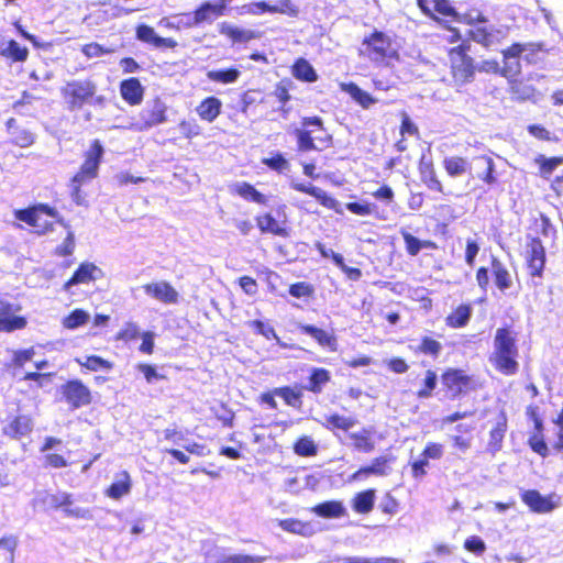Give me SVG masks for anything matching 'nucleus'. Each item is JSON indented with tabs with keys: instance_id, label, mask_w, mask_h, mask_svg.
Returning <instances> with one entry per match:
<instances>
[{
	"instance_id": "nucleus-1",
	"label": "nucleus",
	"mask_w": 563,
	"mask_h": 563,
	"mask_svg": "<svg viewBox=\"0 0 563 563\" xmlns=\"http://www.w3.org/2000/svg\"><path fill=\"white\" fill-rule=\"evenodd\" d=\"M488 362L504 376H514L519 372L518 331L512 324H503L496 329Z\"/></svg>"
},
{
	"instance_id": "nucleus-2",
	"label": "nucleus",
	"mask_w": 563,
	"mask_h": 563,
	"mask_svg": "<svg viewBox=\"0 0 563 563\" xmlns=\"http://www.w3.org/2000/svg\"><path fill=\"white\" fill-rule=\"evenodd\" d=\"M292 134L296 137L297 151L301 153L329 148L333 145V136L319 115L302 117L300 126L295 129Z\"/></svg>"
},
{
	"instance_id": "nucleus-3",
	"label": "nucleus",
	"mask_w": 563,
	"mask_h": 563,
	"mask_svg": "<svg viewBox=\"0 0 563 563\" xmlns=\"http://www.w3.org/2000/svg\"><path fill=\"white\" fill-rule=\"evenodd\" d=\"M358 55L372 62L377 67H388L399 59V54L388 34L374 30L362 40Z\"/></svg>"
},
{
	"instance_id": "nucleus-4",
	"label": "nucleus",
	"mask_w": 563,
	"mask_h": 563,
	"mask_svg": "<svg viewBox=\"0 0 563 563\" xmlns=\"http://www.w3.org/2000/svg\"><path fill=\"white\" fill-rule=\"evenodd\" d=\"M103 154L104 148L101 141L98 139L91 141L89 148L84 153L79 170L70 179V195L76 203H81L82 200L81 186L98 176Z\"/></svg>"
},
{
	"instance_id": "nucleus-5",
	"label": "nucleus",
	"mask_w": 563,
	"mask_h": 563,
	"mask_svg": "<svg viewBox=\"0 0 563 563\" xmlns=\"http://www.w3.org/2000/svg\"><path fill=\"white\" fill-rule=\"evenodd\" d=\"M14 218L32 227L38 235L52 232L55 222L68 228V224L59 217L58 211L47 203H36L24 209H18L14 211Z\"/></svg>"
},
{
	"instance_id": "nucleus-6",
	"label": "nucleus",
	"mask_w": 563,
	"mask_h": 563,
	"mask_svg": "<svg viewBox=\"0 0 563 563\" xmlns=\"http://www.w3.org/2000/svg\"><path fill=\"white\" fill-rule=\"evenodd\" d=\"M544 52L541 43H512L501 51L503 55V77H511L521 71L520 57L528 64H537L541 60L540 54Z\"/></svg>"
},
{
	"instance_id": "nucleus-7",
	"label": "nucleus",
	"mask_w": 563,
	"mask_h": 563,
	"mask_svg": "<svg viewBox=\"0 0 563 563\" xmlns=\"http://www.w3.org/2000/svg\"><path fill=\"white\" fill-rule=\"evenodd\" d=\"M441 390L445 399L455 400L476 391L481 384L464 369L448 367L440 375Z\"/></svg>"
},
{
	"instance_id": "nucleus-8",
	"label": "nucleus",
	"mask_w": 563,
	"mask_h": 563,
	"mask_svg": "<svg viewBox=\"0 0 563 563\" xmlns=\"http://www.w3.org/2000/svg\"><path fill=\"white\" fill-rule=\"evenodd\" d=\"M471 44L462 41L459 45L448 51L450 73L455 84L465 85L473 81L476 74V65L470 56Z\"/></svg>"
},
{
	"instance_id": "nucleus-9",
	"label": "nucleus",
	"mask_w": 563,
	"mask_h": 563,
	"mask_svg": "<svg viewBox=\"0 0 563 563\" xmlns=\"http://www.w3.org/2000/svg\"><path fill=\"white\" fill-rule=\"evenodd\" d=\"M97 92V86L91 79L69 80L60 89V95L69 110H79L91 103Z\"/></svg>"
},
{
	"instance_id": "nucleus-10",
	"label": "nucleus",
	"mask_w": 563,
	"mask_h": 563,
	"mask_svg": "<svg viewBox=\"0 0 563 563\" xmlns=\"http://www.w3.org/2000/svg\"><path fill=\"white\" fill-rule=\"evenodd\" d=\"M59 391L71 410L88 407L93 401L91 389L79 378L67 379L60 385Z\"/></svg>"
},
{
	"instance_id": "nucleus-11",
	"label": "nucleus",
	"mask_w": 563,
	"mask_h": 563,
	"mask_svg": "<svg viewBox=\"0 0 563 563\" xmlns=\"http://www.w3.org/2000/svg\"><path fill=\"white\" fill-rule=\"evenodd\" d=\"M512 77H506L508 79V93L512 100L517 102H536L542 96V92L533 82V76L530 75L525 78Z\"/></svg>"
},
{
	"instance_id": "nucleus-12",
	"label": "nucleus",
	"mask_w": 563,
	"mask_h": 563,
	"mask_svg": "<svg viewBox=\"0 0 563 563\" xmlns=\"http://www.w3.org/2000/svg\"><path fill=\"white\" fill-rule=\"evenodd\" d=\"M421 12L430 19L441 21H459L460 15L449 0H416Z\"/></svg>"
},
{
	"instance_id": "nucleus-13",
	"label": "nucleus",
	"mask_w": 563,
	"mask_h": 563,
	"mask_svg": "<svg viewBox=\"0 0 563 563\" xmlns=\"http://www.w3.org/2000/svg\"><path fill=\"white\" fill-rule=\"evenodd\" d=\"M547 255L542 241L532 236L527 243L526 265L531 277H542L545 267Z\"/></svg>"
},
{
	"instance_id": "nucleus-14",
	"label": "nucleus",
	"mask_w": 563,
	"mask_h": 563,
	"mask_svg": "<svg viewBox=\"0 0 563 563\" xmlns=\"http://www.w3.org/2000/svg\"><path fill=\"white\" fill-rule=\"evenodd\" d=\"M20 310V305L0 299V332H13L26 327L25 317L15 314Z\"/></svg>"
},
{
	"instance_id": "nucleus-15",
	"label": "nucleus",
	"mask_w": 563,
	"mask_h": 563,
	"mask_svg": "<svg viewBox=\"0 0 563 563\" xmlns=\"http://www.w3.org/2000/svg\"><path fill=\"white\" fill-rule=\"evenodd\" d=\"M393 456L379 455L371 461V464L358 467L349 477L350 482H362L371 476H386L390 471Z\"/></svg>"
},
{
	"instance_id": "nucleus-16",
	"label": "nucleus",
	"mask_w": 563,
	"mask_h": 563,
	"mask_svg": "<svg viewBox=\"0 0 563 563\" xmlns=\"http://www.w3.org/2000/svg\"><path fill=\"white\" fill-rule=\"evenodd\" d=\"M233 0H217L216 3L202 2L192 12L191 25L199 26L203 23H212L217 18L228 11V4Z\"/></svg>"
},
{
	"instance_id": "nucleus-17",
	"label": "nucleus",
	"mask_w": 563,
	"mask_h": 563,
	"mask_svg": "<svg viewBox=\"0 0 563 563\" xmlns=\"http://www.w3.org/2000/svg\"><path fill=\"white\" fill-rule=\"evenodd\" d=\"M242 12L251 15H260L263 13H284L290 16H295L298 13V9L294 5L291 0H279V4L271 5L266 1H256L244 4Z\"/></svg>"
},
{
	"instance_id": "nucleus-18",
	"label": "nucleus",
	"mask_w": 563,
	"mask_h": 563,
	"mask_svg": "<svg viewBox=\"0 0 563 563\" xmlns=\"http://www.w3.org/2000/svg\"><path fill=\"white\" fill-rule=\"evenodd\" d=\"M167 107L159 100L155 99L153 103L140 112L141 123L140 130H147L155 125L167 121Z\"/></svg>"
},
{
	"instance_id": "nucleus-19",
	"label": "nucleus",
	"mask_w": 563,
	"mask_h": 563,
	"mask_svg": "<svg viewBox=\"0 0 563 563\" xmlns=\"http://www.w3.org/2000/svg\"><path fill=\"white\" fill-rule=\"evenodd\" d=\"M143 289L147 296L167 305L177 303L179 298L177 290L165 280L145 284Z\"/></svg>"
},
{
	"instance_id": "nucleus-20",
	"label": "nucleus",
	"mask_w": 563,
	"mask_h": 563,
	"mask_svg": "<svg viewBox=\"0 0 563 563\" xmlns=\"http://www.w3.org/2000/svg\"><path fill=\"white\" fill-rule=\"evenodd\" d=\"M298 329L301 333L311 336L319 346L330 352L338 351V338L333 332H329L313 324H299Z\"/></svg>"
},
{
	"instance_id": "nucleus-21",
	"label": "nucleus",
	"mask_w": 563,
	"mask_h": 563,
	"mask_svg": "<svg viewBox=\"0 0 563 563\" xmlns=\"http://www.w3.org/2000/svg\"><path fill=\"white\" fill-rule=\"evenodd\" d=\"M508 430V417L505 411H499L494 426L489 430L487 451L496 454L503 448L504 439Z\"/></svg>"
},
{
	"instance_id": "nucleus-22",
	"label": "nucleus",
	"mask_w": 563,
	"mask_h": 563,
	"mask_svg": "<svg viewBox=\"0 0 563 563\" xmlns=\"http://www.w3.org/2000/svg\"><path fill=\"white\" fill-rule=\"evenodd\" d=\"M256 227L262 234H272L280 238H288L290 229L285 221L279 222L271 212H264L255 217Z\"/></svg>"
},
{
	"instance_id": "nucleus-23",
	"label": "nucleus",
	"mask_w": 563,
	"mask_h": 563,
	"mask_svg": "<svg viewBox=\"0 0 563 563\" xmlns=\"http://www.w3.org/2000/svg\"><path fill=\"white\" fill-rule=\"evenodd\" d=\"M135 34L139 41L150 44L155 48L174 49L177 46V42L174 38L157 35L154 27L147 24H139L135 29Z\"/></svg>"
},
{
	"instance_id": "nucleus-24",
	"label": "nucleus",
	"mask_w": 563,
	"mask_h": 563,
	"mask_svg": "<svg viewBox=\"0 0 563 563\" xmlns=\"http://www.w3.org/2000/svg\"><path fill=\"white\" fill-rule=\"evenodd\" d=\"M119 90L121 98L129 106H139L144 99L145 89L136 77H130L120 81Z\"/></svg>"
},
{
	"instance_id": "nucleus-25",
	"label": "nucleus",
	"mask_w": 563,
	"mask_h": 563,
	"mask_svg": "<svg viewBox=\"0 0 563 563\" xmlns=\"http://www.w3.org/2000/svg\"><path fill=\"white\" fill-rule=\"evenodd\" d=\"M522 503L537 514H547L555 508L551 496H542L537 489H528L520 494Z\"/></svg>"
},
{
	"instance_id": "nucleus-26",
	"label": "nucleus",
	"mask_w": 563,
	"mask_h": 563,
	"mask_svg": "<svg viewBox=\"0 0 563 563\" xmlns=\"http://www.w3.org/2000/svg\"><path fill=\"white\" fill-rule=\"evenodd\" d=\"M420 179L423 185L431 191L445 195L444 186L439 179L434 164L432 161H421L418 166Z\"/></svg>"
},
{
	"instance_id": "nucleus-27",
	"label": "nucleus",
	"mask_w": 563,
	"mask_h": 563,
	"mask_svg": "<svg viewBox=\"0 0 563 563\" xmlns=\"http://www.w3.org/2000/svg\"><path fill=\"white\" fill-rule=\"evenodd\" d=\"M230 191L232 195L239 196L249 202L260 206H266L268 203V198L247 181L233 184Z\"/></svg>"
},
{
	"instance_id": "nucleus-28",
	"label": "nucleus",
	"mask_w": 563,
	"mask_h": 563,
	"mask_svg": "<svg viewBox=\"0 0 563 563\" xmlns=\"http://www.w3.org/2000/svg\"><path fill=\"white\" fill-rule=\"evenodd\" d=\"M222 111V101L216 96L203 98L196 107V112L200 120L208 123L213 122Z\"/></svg>"
},
{
	"instance_id": "nucleus-29",
	"label": "nucleus",
	"mask_w": 563,
	"mask_h": 563,
	"mask_svg": "<svg viewBox=\"0 0 563 563\" xmlns=\"http://www.w3.org/2000/svg\"><path fill=\"white\" fill-rule=\"evenodd\" d=\"M292 188L298 192L313 197L321 206L328 209L335 210L338 207V201L332 196L311 184L298 183L294 184Z\"/></svg>"
},
{
	"instance_id": "nucleus-30",
	"label": "nucleus",
	"mask_w": 563,
	"mask_h": 563,
	"mask_svg": "<svg viewBox=\"0 0 563 563\" xmlns=\"http://www.w3.org/2000/svg\"><path fill=\"white\" fill-rule=\"evenodd\" d=\"M97 272H99V268L93 263H81L71 277L64 284V289L68 290L74 285L89 284L93 282L96 279Z\"/></svg>"
},
{
	"instance_id": "nucleus-31",
	"label": "nucleus",
	"mask_w": 563,
	"mask_h": 563,
	"mask_svg": "<svg viewBox=\"0 0 563 563\" xmlns=\"http://www.w3.org/2000/svg\"><path fill=\"white\" fill-rule=\"evenodd\" d=\"M340 89L346 92L363 109H368L377 102L375 97L353 81L341 82Z\"/></svg>"
},
{
	"instance_id": "nucleus-32",
	"label": "nucleus",
	"mask_w": 563,
	"mask_h": 563,
	"mask_svg": "<svg viewBox=\"0 0 563 563\" xmlns=\"http://www.w3.org/2000/svg\"><path fill=\"white\" fill-rule=\"evenodd\" d=\"M490 271L494 283L500 291H505L512 286L510 272L506 265L496 256H493L490 260Z\"/></svg>"
},
{
	"instance_id": "nucleus-33",
	"label": "nucleus",
	"mask_w": 563,
	"mask_h": 563,
	"mask_svg": "<svg viewBox=\"0 0 563 563\" xmlns=\"http://www.w3.org/2000/svg\"><path fill=\"white\" fill-rule=\"evenodd\" d=\"M290 70L291 75L302 82H316L319 78L313 66L303 57L296 58Z\"/></svg>"
},
{
	"instance_id": "nucleus-34",
	"label": "nucleus",
	"mask_w": 563,
	"mask_h": 563,
	"mask_svg": "<svg viewBox=\"0 0 563 563\" xmlns=\"http://www.w3.org/2000/svg\"><path fill=\"white\" fill-rule=\"evenodd\" d=\"M312 511L327 519L341 518L346 515V509L341 500H327L316 505Z\"/></svg>"
},
{
	"instance_id": "nucleus-35",
	"label": "nucleus",
	"mask_w": 563,
	"mask_h": 563,
	"mask_svg": "<svg viewBox=\"0 0 563 563\" xmlns=\"http://www.w3.org/2000/svg\"><path fill=\"white\" fill-rule=\"evenodd\" d=\"M442 166L448 176L455 178L471 172V165L466 157L448 156L442 161Z\"/></svg>"
},
{
	"instance_id": "nucleus-36",
	"label": "nucleus",
	"mask_w": 563,
	"mask_h": 563,
	"mask_svg": "<svg viewBox=\"0 0 563 563\" xmlns=\"http://www.w3.org/2000/svg\"><path fill=\"white\" fill-rule=\"evenodd\" d=\"M472 316V307L468 303H462L450 312L445 318V324L452 329L465 327Z\"/></svg>"
},
{
	"instance_id": "nucleus-37",
	"label": "nucleus",
	"mask_w": 563,
	"mask_h": 563,
	"mask_svg": "<svg viewBox=\"0 0 563 563\" xmlns=\"http://www.w3.org/2000/svg\"><path fill=\"white\" fill-rule=\"evenodd\" d=\"M220 33L227 36L233 43H246L261 36L258 32L252 30H244L228 24L221 25Z\"/></svg>"
},
{
	"instance_id": "nucleus-38",
	"label": "nucleus",
	"mask_w": 563,
	"mask_h": 563,
	"mask_svg": "<svg viewBox=\"0 0 563 563\" xmlns=\"http://www.w3.org/2000/svg\"><path fill=\"white\" fill-rule=\"evenodd\" d=\"M118 479L114 481L106 490V495L112 499H120L131 490L132 482L130 474L122 471L117 475Z\"/></svg>"
},
{
	"instance_id": "nucleus-39",
	"label": "nucleus",
	"mask_w": 563,
	"mask_h": 563,
	"mask_svg": "<svg viewBox=\"0 0 563 563\" xmlns=\"http://www.w3.org/2000/svg\"><path fill=\"white\" fill-rule=\"evenodd\" d=\"M331 380V374L327 368L314 367L310 371L308 376V385L305 387L313 394H320L324 385Z\"/></svg>"
},
{
	"instance_id": "nucleus-40",
	"label": "nucleus",
	"mask_w": 563,
	"mask_h": 563,
	"mask_svg": "<svg viewBox=\"0 0 563 563\" xmlns=\"http://www.w3.org/2000/svg\"><path fill=\"white\" fill-rule=\"evenodd\" d=\"M32 430L31 419L25 416H15L3 428V433L12 439L25 435Z\"/></svg>"
},
{
	"instance_id": "nucleus-41",
	"label": "nucleus",
	"mask_w": 563,
	"mask_h": 563,
	"mask_svg": "<svg viewBox=\"0 0 563 563\" xmlns=\"http://www.w3.org/2000/svg\"><path fill=\"white\" fill-rule=\"evenodd\" d=\"M354 450L363 453H371L375 449V441L369 429L363 428L357 432L350 433Z\"/></svg>"
},
{
	"instance_id": "nucleus-42",
	"label": "nucleus",
	"mask_w": 563,
	"mask_h": 563,
	"mask_svg": "<svg viewBox=\"0 0 563 563\" xmlns=\"http://www.w3.org/2000/svg\"><path fill=\"white\" fill-rule=\"evenodd\" d=\"M375 503V489L368 488L354 495L352 508L357 514H368L373 510Z\"/></svg>"
},
{
	"instance_id": "nucleus-43",
	"label": "nucleus",
	"mask_w": 563,
	"mask_h": 563,
	"mask_svg": "<svg viewBox=\"0 0 563 563\" xmlns=\"http://www.w3.org/2000/svg\"><path fill=\"white\" fill-rule=\"evenodd\" d=\"M15 123L16 121L13 118H10L5 122L7 129L11 131L12 134V143L20 147L31 146L35 141L34 134L29 130L16 128Z\"/></svg>"
},
{
	"instance_id": "nucleus-44",
	"label": "nucleus",
	"mask_w": 563,
	"mask_h": 563,
	"mask_svg": "<svg viewBox=\"0 0 563 563\" xmlns=\"http://www.w3.org/2000/svg\"><path fill=\"white\" fill-rule=\"evenodd\" d=\"M476 162H479L484 166V172L477 175V178L488 186L497 184L496 164L494 158L488 154L478 155L475 157Z\"/></svg>"
},
{
	"instance_id": "nucleus-45",
	"label": "nucleus",
	"mask_w": 563,
	"mask_h": 563,
	"mask_svg": "<svg viewBox=\"0 0 563 563\" xmlns=\"http://www.w3.org/2000/svg\"><path fill=\"white\" fill-rule=\"evenodd\" d=\"M0 56L12 63H23L29 57V48L20 45L15 40H10L7 46L0 49Z\"/></svg>"
},
{
	"instance_id": "nucleus-46",
	"label": "nucleus",
	"mask_w": 563,
	"mask_h": 563,
	"mask_svg": "<svg viewBox=\"0 0 563 563\" xmlns=\"http://www.w3.org/2000/svg\"><path fill=\"white\" fill-rule=\"evenodd\" d=\"M241 77V71L236 67H229L223 69H212L207 73V78L217 84L230 85L234 84Z\"/></svg>"
},
{
	"instance_id": "nucleus-47",
	"label": "nucleus",
	"mask_w": 563,
	"mask_h": 563,
	"mask_svg": "<svg viewBox=\"0 0 563 563\" xmlns=\"http://www.w3.org/2000/svg\"><path fill=\"white\" fill-rule=\"evenodd\" d=\"M49 509H63L68 516H75L76 512L69 507L73 505V497L68 493L51 494L44 500Z\"/></svg>"
},
{
	"instance_id": "nucleus-48",
	"label": "nucleus",
	"mask_w": 563,
	"mask_h": 563,
	"mask_svg": "<svg viewBox=\"0 0 563 563\" xmlns=\"http://www.w3.org/2000/svg\"><path fill=\"white\" fill-rule=\"evenodd\" d=\"M278 526L287 532L310 536L313 531L312 526L309 521H302L297 518H286L278 521Z\"/></svg>"
},
{
	"instance_id": "nucleus-49",
	"label": "nucleus",
	"mask_w": 563,
	"mask_h": 563,
	"mask_svg": "<svg viewBox=\"0 0 563 563\" xmlns=\"http://www.w3.org/2000/svg\"><path fill=\"white\" fill-rule=\"evenodd\" d=\"M275 394H277V396H279L284 400V402L289 407L300 408L302 405V387H276Z\"/></svg>"
},
{
	"instance_id": "nucleus-50",
	"label": "nucleus",
	"mask_w": 563,
	"mask_h": 563,
	"mask_svg": "<svg viewBox=\"0 0 563 563\" xmlns=\"http://www.w3.org/2000/svg\"><path fill=\"white\" fill-rule=\"evenodd\" d=\"M356 424V420L351 417H345L339 413H331L325 417V421L323 423L324 428L331 432H335L336 430L349 431Z\"/></svg>"
},
{
	"instance_id": "nucleus-51",
	"label": "nucleus",
	"mask_w": 563,
	"mask_h": 563,
	"mask_svg": "<svg viewBox=\"0 0 563 563\" xmlns=\"http://www.w3.org/2000/svg\"><path fill=\"white\" fill-rule=\"evenodd\" d=\"M76 363L87 371L98 372V371H111L113 368V363L108 361L99 355H88L85 360L76 358Z\"/></svg>"
},
{
	"instance_id": "nucleus-52",
	"label": "nucleus",
	"mask_w": 563,
	"mask_h": 563,
	"mask_svg": "<svg viewBox=\"0 0 563 563\" xmlns=\"http://www.w3.org/2000/svg\"><path fill=\"white\" fill-rule=\"evenodd\" d=\"M534 162L539 166L540 176L549 179L554 169L563 164V156L545 157L544 155H538Z\"/></svg>"
},
{
	"instance_id": "nucleus-53",
	"label": "nucleus",
	"mask_w": 563,
	"mask_h": 563,
	"mask_svg": "<svg viewBox=\"0 0 563 563\" xmlns=\"http://www.w3.org/2000/svg\"><path fill=\"white\" fill-rule=\"evenodd\" d=\"M413 351L417 354L428 355L435 360L442 351V344L438 340L424 335L420 339L419 345Z\"/></svg>"
},
{
	"instance_id": "nucleus-54",
	"label": "nucleus",
	"mask_w": 563,
	"mask_h": 563,
	"mask_svg": "<svg viewBox=\"0 0 563 563\" xmlns=\"http://www.w3.org/2000/svg\"><path fill=\"white\" fill-rule=\"evenodd\" d=\"M438 384V375L433 369H427L424 372V378L416 391V396L419 399H427L433 395V391Z\"/></svg>"
},
{
	"instance_id": "nucleus-55",
	"label": "nucleus",
	"mask_w": 563,
	"mask_h": 563,
	"mask_svg": "<svg viewBox=\"0 0 563 563\" xmlns=\"http://www.w3.org/2000/svg\"><path fill=\"white\" fill-rule=\"evenodd\" d=\"M292 449H294V452L298 456H301V457L316 456L318 453V445L308 435H302V437L298 438L295 441Z\"/></svg>"
},
{
	"instance_id": "nucleus-56",
	"label": "nucleus",
	"mask_w": 563,
	"mask_h": 563,
	"mask_svg": "<svg viewBox=\"0 0 563 563\" xmlns=\"http://www.w3.org/2000/svg\"><path fill=\"white\" fill-rule=\"evenodd\" d=\"M292 88L294 82L291 81V79L284 78L275 85L273 95L282 106H285L287 102L291 100L290 90Z\"/></svg>"
},
{
	"instance_id": "nucleus-57",
	"label": "nucleus",
	"mask_w": 563,
	"mask_h": 563,
	"mask_svg": "<svg viewBox=\"0 0 563 563\" xmlns=\"http://www.w3.org/2000/svg\"><path fill=\"white\" fill-rule=\"evenodd\" d=\"M262 164L278 174L285 173L290 167L287 158L279 152L273 153L272 156L263 158Z\"/></svg>"
},
{
	"instance_id": "nucleus-58",
	"label": "nucleus",
	"mask_w": 563,
	"mask_h": 563,
	"mask_svg": "<svg viewBox=\"0 0 563 563\" xmlns=\"http://www.w3.org/2000/svg\"><path fill=\"white\" fill-rule=\"evenodd\" d=\"M532 452L537 453L541 457L549 455V446L545 441L544 434L531 433L527 441Z\"/></svg>"
},
{
	"instance_id": "nucleus-59",
	"label": "nucleus",
	"mask_w": 563,
	"mask_h": 563,
	"mask_svg": "<svg viewBox=\"0 0 563 563\" xmlns=\"http://www.w3.org/2000/svg\"><path fill=\"white\" fill-rule=\"evenodd\" d=\"M89 314L82 309L73 310L65 319L64 327L67 329H76L87 323Z\"/></svg>"
},
{
	"instance_id": "nucleus-60",
	"label": "nucleus",
	"mask_w": 563,
	"mask_h": 563,
	"mask_svg": "<svg viewBox=\"0 0 563 563\" xmlns=\"http://www.w3.org/2000/svg\"><path fill=\"white\" fill-rule=\"evenodd\" d=\"M288 292L294 298H310L314 294V287L306 282H297L289 286Z\"/></svg>"
},
{
	"instance_id": "nucleus-61",
	"label": "nucleus",
	"mask_w": 563,
	"mask_h": 563,
	"mask_svg": "<svg viewBox=\"0 0 563 563\" xmlns=\"http://www.w3.org/2000/svg\"><path fill=\"white\" fill-rule=\"evenodd\" d=\"M141 335L140 329L134 322H126L124 327L114 335L115 341L130 342Z\"/></svg>"
},
{
	"instance_id": "nucleus-62",
	"label": "nucleus",
	"mask_w": 563,
	"mask_h": 563,
	"mask_svg": "<svg viewBox=\"0 0 563 563\" xmlns=\"http://www.w3.org/2000/svg\"><path fill=\"white\" fill-rule=\"evenodd\" d=\"M112 52H113L112 48L104 47L103 45H101L97 42H90V43L84 44L81 46V53L87 58L104 56V55L111 54Z\"/></svg>"
},
{
	"instance_id": "nucleus-63",
	"label": "nucleus",
	"mask_w": 563,
	"mask_h": 563,
	"mask_svg": "<svg viewBox=\"0 0 563 563\" xmlns=\"http://www.w3.org/2000/svg\"><path fill=\"white\" fill-rule=\"evenodd\" d=\"M470 37L476 43L482 44L485 47H489L494 44V34L486 27H475L470 32Z\"/></svg>"
},
{
	"instance_id": "nucleus-64",
	"label": "nucleus",
	"mask_w": 563,
	"mask_h": 563,
	"mask_svg": "<svg viewBox=\"0 0 563 563\" xmlns=\"http://www.w3.org/2000/svg\"><path fill=\"white\" fill-rule=\"evenodd\" d=\"M401 236L405 242L406 252L410 256H416L422 250L421 240L407 231H401Z\"/></svg>"
}]
</instances>
